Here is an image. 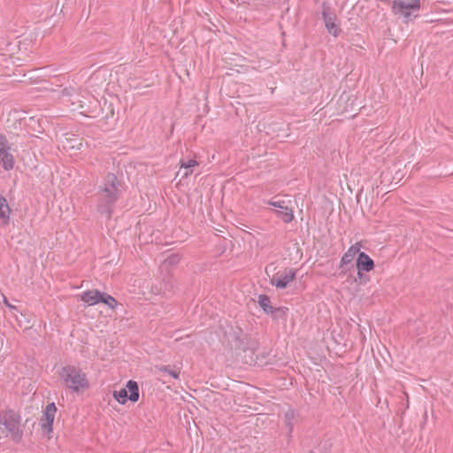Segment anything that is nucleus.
Segmentation results:
<instances>
[{
	"instance_id": "f257e3e1",
	"label": "nucleus",
	"mask_w": 453,
	"mask_h": 453,
	"mask_svg": "<svg viewBox=\"0 0 453 453\" xmlns=\"http://www.w3.org/2000/svg\"><path fill=\"white\" fill-rule=\"evenodd\" d=\"M63 385L73 392L80 393L87 390L90 384L87 374L78 366L67 365L58 371Z\"/></svg>"
},
{
	"instance_id": "f03ea898",
	"label": "nucleus",
	"mask_w": 453,
	"mask_h": 453,
	"mask_svg": "<svg viewBox=\"0 0 453 453\" xmlns=\"http://www.w3.org/2000/svg\"><path fill=\"white\" fill-rule=\"evenodd\" d=\"M420 8V0H393L391 12L398 19L409 23L418 17Z\"/></svg>"
},
{
	"instance_id": "7ed1b4c3",
	"label": "nucleus",
	"mask_w": 453,
	"mask_h": 453,
	"mask_svg": "<svg viewBox=\"0 0 453 453\" xmlns=\"http://www.w3.org/2000/svg\"><path fill=\"white\" fill-rule=\"evenodd\" d=\"M0 431L14 441H19L22 435L20 418L12 411L0 413Z\"/></svg>"
},
{
	"instance_id": "20e7f679",
	"label": "nucleus",
	"mask_w": 453,
	"mask_h": 453,
	"mask_svg": "<svg viewBox=\"0 0 453 453\" xmlns=\"http://www.w3.org/2000/svg\"><path fill=\"white\" fill-rule=\"evenodd\" d=\"M114 399L120 404H125L127 400L135 403L139 400V387L136 381L128 380L126 388L113 391Z\"/></svg>"
},
{
	"instance_id": "39448f33",
	"label": "nucleus",
	"mask_w": 453,
	"mask_h": 453,
	"mask_svg": "<svg viewBox=\"0 0 453 453\" xmlns=\"http://www.w3.org/2000/svg\"><path fill=\"white\" fill-rule=\"evenodd\" d=\"M98 192L110 196L113 198H119V189L118 187V180L115 174L108 173L104 180V183L99 188Z\"/></svg>"
},
{
	"instance_id": "423d86ee",
	"label": "nucleus",
	"mask_w": 453,
	"mask_h": 453,
	"mask_svg": "<svg viewBox=\"0 0 453 453\" xmlns=\"http://www.w3.org/2000/svg\"><path fill=\"white\" fill-rule=\"evenodd\" d=\"M96 197L97 211L102 215H105L107 218H110L112 213L113 205L118 199L110 196H105L101 192H97Z\"/></svg>"
},
{
	"instance_id": "0eeeda50",
	"label": "nucleus",
	"mask_w": 453,
	"mask_h": 453,
	"mask_svg": "<svg viewBox=\"0 0 453 453\" xmlns=\"http://www.w3.org/2000/svg\"><path fill=\"white\" fill-rule=\"evenodd\" d=\"M266 203L275 208V213L284 223H289L293 220L294 211L287 205L285 201L270 200Z\"/></svg>"
},
{
	"instance_id": "6e6552de",
	"label": "nucleus",
	"mask_w": 453,
	"mask_h": 453,
	"mask_svg": "<svg viewBox=\"0 0 453 453\" xmlns=\"http://www.w3.org/2000/svg\"><path fill=\"white\" fill-rule=\"evenodd\" d=\"M296 273L292 269H286L283 272H279L273 275L270 280L273 286L277 288L283 289L288 284L294 280Z\"/></svg>"
},
{
	"instance_id": "1a4fd4ad",
	"label": "nucleus",
	"mask_w": 453,
	"mask_h": 453,
	"mask_svg": "<svg viewBox=\"0 0 453 453\" xmlns=\"http://www.w3.org/2000/svg\"><path fill=\"white\" fill-rule=\"evenodd\" d=\"M56 412L57 407L54 403H49L43 411V416L41 418V426L48 433L52 432V426Z\"/></svg>"
},
{
	"instance_id": "9d476101",
	"label": "nucleus",
	"mask_w": 453,
	"mask_h": 453,
	"mask_svg": "<svg viewBox=\"0 0 453 453\" xmlns=\"http://www.w3.org/2000/svg\"><path fill=\"white\" fill-rule=\"evenodd\" d=\"M357 276L363 277V272H370L374 268L373 260L365 252H360L357 259Z\"/></svg>"
},
{
	"instance_id": "9b49d317",
	"label": "nucleus",
	"mask_w": 453,
	"mask_h": 453,
	"mask_svg": "<svg viewBox=\"0 0 453 453\" xmlns=\"http://www.w3.org/2000/svg\"><path fill=\"white\" fill-rule=\"evenodd\" d=\"M323 19L328 33L335 37L338 36L341 32V28L336 23V17L325 10L323 12Z\"/></svg>"
},
{
	"instance_id": "f8f14e48",
	"label": "nucleus",
	"mask_w": 453,
	"mask_h": 453,
	"mask_svg": "<svg viewBox=\"0 0 453 453\" xmlns=\"http://www.w3.org/2000/svg\"><path fill=\"white\" fill-rule=\"evenodd\" d=\"M102 293L97 289L88 290L81 295V299L89 306L96 305L100 303Z\"/></svg>"
},
{
	"instance_id": "ddd939ff",
	"label": "nucleus",
	"mask_w": 453,
	"mask_h": 453,
	"mask_svg": "<svg viewBox=\"0 0 453 453\" xmlns=\"http://www.w3.org/2000/svg\"><path fill=\"white\" fill-rule=\"evenodd\" d=\"M11 209L7 200L0 195V226H7L10 222Z\"/></svg>"
},
{
	"instance_id": "4468645a",
	"label": "nucleus",
	"mask_w": 453,
	"mask_h": 453,
	"mask_svg": "<svg viewBox=\"0 0 453 453\" xmlns=\"http://www.w3.org/2000/svg\"><path fill=\"white\" fill-rule=\"evenodd\" d=\"M361 243L356 242L351 245L349 250L344 253L341 259V265H346L353 261L355 257L360 253Z\"/></svg>"
},
{
	"instance_id": "2eb2a0df",
	"label": "nucleus",
	"mask_w": 453,
	"mask_h": 453,
	"mask_svg": "<svg viewBox=\"0 0 453 453\" xmlns=\"http://www.w3.org/2000/svg\"><path fill=\"white\" fill-rule=\"evenodd\" d=\"M0 163L4 170H12L14 166V157L10 153V147L0 150Z\"/></svg>"
},
{
	"instance_id": "dca6fc26",
	"label": "nucleus",
	"mask_w": 453,
	"mask_h": 453,
	"mask_svg": "<svg viewBox=\"0 0 453 453\" xmlns=\"http://www.w3.org/2000/svg\"><path fill=\"white\" fill-rule=\"evenodd\" d=\"M258 303L260 307L264 310L265 313L273 314L276 311H280V308H273L271 305V300L270 298L265 295H260L258 296Z\"/></svg>"
},
{
	"instance_id": "f3484780",
	"label": "nucleus",
	"mask_w": 453,
	"mask_h": 453,
	"mask_svg": "<svg viewBox=\"0 0 453 453\" xmlns=\"http://www.w3.org/2000/svg\"><path fill=\"white\" fill-rule=\"evenodd\" d=\"M100 303L106 304L110 309H114L117 306L116 299L107 293H102Z\"/></svg>"
},
{
	"instance_id": "a211bd4d",
	"label": "nucleus",
	"mask_w": 453,
	"mask_h": 453,
	"mask_svg": "<svg viewBox=\"0 0 453 453\" xmlns=\"http://www.w3.org/2000/svg\"><path fill=\"white\" fill-rule=\"evenodd\" d=\"M295 418H296V412L293 410H288L285 413V420H286L287 426H288L289 431H291L293 428V420L295 419Z\"/></svg>"
},
{
	"instance_id": "6ab92c4d",
	"label": "nucleus",
	"mask_w": 453,
	"mask_h": 453,
	"mask_svg": "<svg viewBox=\"0 0 453 453\" xmlns=\"http://www.w3.org/2000/svg\"><path fill=\"white\" fill-rule=\"evenodd\" d=\"M196 165H198V162L195 159H189L185 162L182 161V162H180V167L178 173H181L182 168H194Z\"/></svg>"
},
{
	"instance_id": "aec40b11",
	"label": "nucleus",
	"mask_w": 453,
	"mask_h": 453,
	"mask_svg": "<svg viewBox=\"0 0 453 453\" xmlns=\"http://www.w3.org/2000/svg\"><path fill=\"white\" fill-rule=\"evenodd\" d=\"M158 370L160 372L169 374L170 376H172L174 379L179 378V372L176 371L171 370L168 366H161L158 368Z\"/></svg>"
},
{
	"instance_id": "412c9836",
	"label": "nucleus",
	"mask_w": 453,
	"mask_h": 453,
	"mask_svg": "<svg viewBox=\"0 0 453 453\" xmlns=\"http://www.w3.org/2000/svg\"><path fill=\"white\" fill-rule=\"evenodd\" d=\"M192 173H193V168H182L181 173H180V174L181 175L182 178H187Z\"/></svg>"
},
{
	"instance_id": "4be33fe9",
	"label": "nucleus",
	"mask_w": 453,
	"mask_h": 453,
	"mask_svg": "<svg viewBox=\"0 0 453 453\" xmlns=\"http://www.w3.org/2000/svg\"><path fill=\"white\" fill-rule=\"evenodd\" d=\"M179 260H180L179 256L174 254V255L168 257V258L166 259V262L169 264H175V263H178Z\"/></svg>"
},
{
	"instance_id": "5701e85b",
	"label": "nucleus",
	"mask_w": 453,
	"mask_h": 453,
	"mask_svg": "<svg viewBox=\"0 0 453 453\" xmlns=\"http://www.w3.org/2000/svg\"><path fill=\"white\" fill-rule=\"evenodd\" d=\"M3 303L5 304L6 307H8L11 310H17V307L11 304L5 296H3Z\"/></svg>"
},
{
	"instance_id": "b1692460",
	"label": "nucleus",
	"mask_w": 453,
	"mask_h": 453,
	"mask_svg": "<svg viewBox=\"0 0 453 453\" xmlns=\"http://www.w3.org/2000/svg\"><path fill=\"white\" fill-rule=\"evenodd\" d=\"M8 146L7 142L4 136L0 135V150L6 149Z\"/></svg>"
},
{
	"instance_id": "393cba45",
	"label": "nucleus",
	"mask_w": 453,
	"mask_h": 453,
	"mask_svg": "<svg viewBox=\"0 0 453 453\" xmlns=\"http://www.w3.org/2000/svg\"><path fill=\"white\" fill-rule=\"evenodd\" d=\"M72 91H73V88H65L63 89L62 91V97H65V96H72L73 94H72Z\"/></svg>"
}]
</instances>
